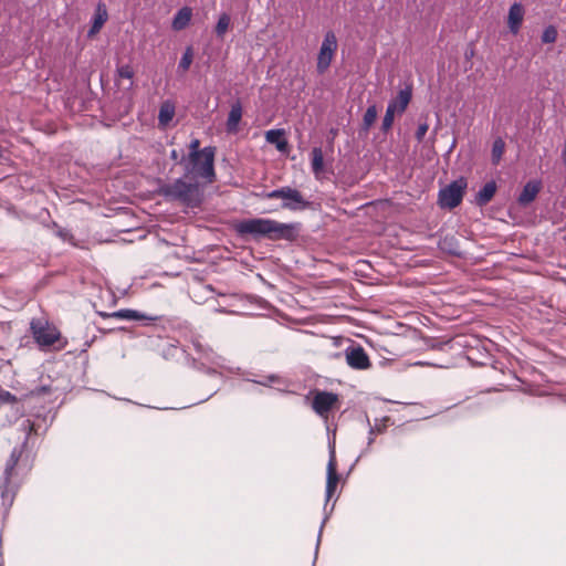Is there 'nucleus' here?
Returning <instances> with one entry per match:
<instances>
[{
    "label": "nucleus",
    "mask_w": 566,
    "mask_h": 566,
    "mask_svg": "<svg viewBox=\"0 0 566 566\" xmlns=\"http://www.w3.org/2000/svg\"><path fill=\"white\" fill-rule=\"evenodd\" d=\"M234 229L240 235H251L254 239L266 238L272 241H294L297 238L296 223H281L272 219L253 218L239 221Z\"/></svg>",
    "instance_id": "nucleus-1"
},
{
    "label": "nucleus",
    "mask_w": 566,
    "mask_h": 566,
    "mask_svg": "<svg viewBox=\"0 0 566 566\" xmlns=\"http://www.w3.org/2000/svg\"><path fill=\"white\" fill-rule=\"evenodd\" d=\"M30 334L36 346L44 352L62 350L67 345V339L59 327L48 317H34L30 322Z\"/></svg>",
    "instance_id": "nucleus-2"
},
{
    "label": "nucleus",
    "mask_w": 566,
    "mask_h": 566,
    "mask_svg": "<svg viewBox=\"0 0 566 566\" xmlns=\"http://www.w3.org/2000/svg\"><path fill=\"white\" fill-rule=\"evenodd\" d=\"M159 193L167 199L179 201L190 208L199 207L203 198L198 184H189L184 179H176L174 182L163 185Z\"/></svg>",
    "instance_id": "nucleus-3"
},
{
    "label": "nucleus",
    "mask_w": 566,
    "mask_h": 566,
    "mask_svg": "<svg viewBox=\"0 0 566 566\" xmlns=\"http://www.w3.org/2000/svg\"><path fill=\"white\" fill-rule=\"evenodd\" d=\"M313 411L327 421L342 406L338 394L321 389H312L305 397Z\"/></svg>",
    "instance_id": "nucleus-4"
},
{
    "label": "nucleus",
    "mask_w": 566,
    "mask_h": 566,
    "mask_svg": "<svg viewBox=\"0 0 566 566\" xmlns=\"http://www.w3.org/2000/svg\"><path fill=\"white\" fill-rule=\"evenodd\" d=\"M467 187V179L464 177H460L447 187L442 188L438 195L439 206L447 209L458 207L462 202Z\"/></svg>",
    "instance_id": "nucleus-5"
},
{
    "label": "nucleus",
    "mask_w": 566,
    "mask_h": 566,
    "mask_svg": "<svg viewBox=\"0 0 566 566\" xmlns=\"http://www.w3.org/2000/svg\"><path fill=\"white\" fill-rule=\"evenodd\" d=\"M268 199H283V208L289 210H304L307 209L311 203L303 195L291 187H282L280 189L272 190L265 195Z\"/></svg>",
    "instance_id": "nucleus-6"
},
{
    "label": "nucleus",
    "mask_w": 566,
    "mask_h": 566,
    "mask_svg": "<svg viewBox=\"0 0 566 566\" xmlns=\"http://www.w3.org/2000/svg\"><path fill=\"white\" fill-rule=\"evenodd\" d=\"M337 50V40L334 32L329 31L325 34L318 56L317 71L324 73L331 65L334 54Z\"/></svg>",
    "instance_id": "nucleus-7"
},
{
    "label": "nucleus",
    "mask_w": 566,
    "mask_h": 566,
    "mask_svg": "<svg viewBox=\"0 0 566 566\" xmlns=\"http://www.w3.org/2000/svg\"><path fill=\"white\" fill-rule=\"evenodd\" d=\"M200 140L195 138L189 145V161H198L200 157H203L205 171L212 175V161L216 156V147L208 146L203 149H199Z\"/></svg>",
    "instance_id": "nucleus-8"
},
{
    "label": "nucleus",
    "mask_w": 566,
    "mask_h": 566,
    "mask_svg": "<svg viewBox=\"0 0 566 566\" xmlns=\"http://www.w3.org/2000/svg\"><path fill=\"white\" fill-rule=\"evenodd\" d=\"M345 357L347 364L354 369L365 370L368 369L371 365L367 353L359 345L349 346L345 350Z\"/></svg>",
    "instance_id": "nucleus-9"
},
{
    "label": "nucleus",
    "mask_w": 566,
    "mask_h": 566,
    "mask_svg": "<svg viewBox=\"0 0 566 566\" xmlns=\"http://www.w3.org/2000/svg\"><path fill=\"white\" fill-rule=\"evenodd\" d=\"M24 427H25V429H28L25 441L23 442V444L21 446V448L19 450L14 449L12 451L11 458H10V462L8 464V469L9 470H13L15 468V465L18 464V462H19L20 458L22 457L23 452L28 448L29 443L30 442L33 443L32 434L36 436V429H35L34 422H32L31 420H27L25 423H24Z\"/></svg>",
    "instance_id": "nucleus-10"
},
{
    "label": "nucleus",
    "mask_w": 566,
    "mask_h": 566,
    "mask_svg": "<svg viewBox=\"0 0 566 566\" xmlns=\"http://www.w3.org/2000/svg\"><path fill=\"white\" fill-rule=\"evenodd\" d=\"M338 483L339 475L337 473V461L333 452L327 463L326 496L328 500L334 495Z\"/></svg>",
    "instance_id": "nucleus-11"
},
{
    "label": "nucleus",
    "mask_w": 566,
    "mask_h": 566,
    "mask_svg": "<svg viewBox=\"0 0 566 566\" xmlns=\"http://www.w3.org/2000/svg\"><path fill=\"white\" fill-rule=\"evenodd\" d=\"M524 8L521 3H513L509 10L507 24L513 34H517L524 20Z\"/></svg>",
    "instance_id": "nucleus-12"
},
{
    "label": "nucleus",
    "mask_w": 566,
    "mask_h": 566,
    "mask_svg": "<svg viewBox=\"0 0 566 566\" xmlns=\"http://www.w3.org/2000/svg\"><path fill=\"white\" fill-rule=\"evenodd\" d=\"M268 143L275 145L276 149L283 154L290 150L289 140L284 129H270L265 133Z\"/></svg>",
    "instance_id": "nucleus-13"
},
{
    "label": "nucleus",
    "mask_w": 566,
    "mask_h": 566,
    "mask_svg": "<svg viewBox=\"0 0 566 566\" xmlns=\"http://www.w3.org/2000/svg\"><path fill=\"white\" fill-rule=\"evenodd\" d=\"M107 19H108V13H107L106 6L102 2H99L95 9L92 27L88 31V36H94L95 34H97L101 31V29L103 28V25L105 24V22L107 21Z\"/></svg>",
    "instance_id": "nucleus-14"
},
{
    "label": "nucleus",
    "mask_w": 566,
    "mask_h": 566,
    "mask_svg": "<svg viewBox=\"0 0 566 566\" xmlns=\"http://www.w3.org/2000/svg\"><path fill=\"white\" fill-rule=\"evenodd\" d=\"M541 188H542L541 181H538V180L528 181L524 186L522 192L518 196V199H517L518 202L524 206L531 203L532 201L535 200Z\"/></svg>",
    "instance_id": "nucleus-15"
},
{
    "label": "nucleus",
    "mask_w": 566,
    "mask_h": 566,
    "mask_svg": "<svg viewBox=\"0 0 566 566\" xmlns=\"http://www.w3.org/2000/svg\"><path fill=\"white\" fill-rule=\"evenodd\" d=\"M241 118H242V105H241L240 101H237L231 105V109L228 115V119H227V124H226L228 133H233V134L238 133L239 123H240Z\"/></svg>",
    "instance_id": "nucleus-16"
},
{
    "label": "nucleus",
    "mask_w": 566,
    "mask_h": 566,
    "mask_svg": "<svg viewBox=\"0 0 566 566\" xmlns=\"http://www.w3.org/2000/svg\"><path fill=\"white\" fill-rule=\"evenodd\" d=\"M192 18V10L189 7L181 8L172 19L171 28L175 31H181L187 28Z\"/></svg>",
    "instance_id": "nucleus-17"
},
{
    "label": "nucleus",
    "mask_w": 566,
    "mask_h": 566,
    "mask_svg": "<svg viewBox=\"0 0 566 566\" xmlns=\"http://www.w3.org/2000/svg\"><path fill=\"white\" fill-rule=\"evenodd\" d=\"M495 192H496L495 181L492 180V181L486 182L482 187V189H480V191L476 193L475 203L480 207L485 206L493 199Z\"/></svg>",
    "instance_id": "nucleus-18"
},
{
    "label": "nucleus",
    "mask_w": 566,
    "mask_h": 566,
    "mask_svg": "<svg viewBox=\"0 0 566 566\" xmlns=\"http://www.w3.org/2000/svg\"><path fill=\"white\" fill-rule=\"evenodd\" d=\"M175 116V104L171 101H165L159 108L158 124L165 128L169 125Z\"/></svg>",
    "instance_id": "nucleus-19"
},
{
    "label": "nucleus",
    "mask_w": 566,
    "mask_h": 566,
    "mask_svg": "<svg viewBox=\"0 0 566 566\" xmlns=\"http://www.w3.org/2000/svg\"><path fill=\"white\" fill-rule=\"evenodd\" d=\"M190 164L192 166L190 171L193 172L195 176L205 179L207 184L216 181L214 160L212 161V175L205 171L203 157H200L198 161H190Z\"/></svg>",
    "instance_id": "nucleus-20"
},
{
    "label": "nucleus",
    "mask_w": 566,
    "mask_h": 566,
    "mask_svg": "<svg viewBox=\"0 0 566 566\" xmlns=\"http://www.w3.org/2000/svg\"><path fill=\"white\" fill-rule=\"evenodd\" d=\"M107 316L128 321L157 319V317H148L145 314H142L134 310H119L112 314H108Z\"/></svg>",
    "instance_id": "nucleus-21"
},
{
    "label": "nucleus",
    "mask_w": 566,
    "mask_h": 566,
    "mask_svg": "<svg viewBox=\"0 0 566 566\" xmlns=\"http://www.w3.org/2000/svg\"><path fill=\"white\" fill-rule=\"evenodd\" d=\"M312 157V170L315 175V177H319L321 174L324 171V154L322 148L314 147L311 153Z\"/></svg>",
    "instance_id": "nucleus-22"
},
{
    "label": "nucleus",
    "mask_w": 566,
    "mask_h": 566,
    "mask_svg": "<svg viewBox=\"0 0 566 566\" xmlns=\"http://www.w3.org/2000/svg\"><path fill=\"white\" fill-rule=\"evenodd\" d=\"M411 101V90L410 88H406V90H401L399 93H398V96L392 99L390 103H396V111L398 113H403L406 111V108L408 107V104L410 103Z\"/></svg>",
    "instance_id": "nucleus-23"
},
{
    "label": "nucleus",
    "mask_w": 566,
    "mask_h": 566,
    "mask_svg": "<svg viewBox=\"0 0 566 566\" xmlns=\"http://www.w3.org/2000/svg\"><path fill=\"white\" fill-rule=\"evenodd\" d=\"M505 151V143L502 138H496L492 146V163L497 165Z\"/></svg>",
    "instance_id": "nucleus-24"
},
{
    "label": "nucleus",
    "mask_w": 566,
    "mask_h": 566,
    "mask_svg": "<svg viewBox=\"0 0 566 566\" xmlns=\"http://www.w3.org/2000/svg\"><path fill=\"white\" fill-rule=\"evenodd\" d=\"M117 81L128 80L130 82L129 87L133 85V77L135 75L134 69L129 64L118 66L116 70Z\"/></svg>",
    "instance_id": "nucleus-25"
},
{
    "label": "nucleus",
    "mask_w": 566,
    "mask_h": 566,
    "mask_svg": "<svg viewBox=\"0 0 566 566\" xmlns=\"http://www.w3.org/2000/svg\"><path fill=\"white\" fill-rule=\"evenodd\" d=\"M396 109H397L396 108V103H389L388 104L385 117L382 119V129L385 132H387L388 129L391 128L392 123H394V118H395V114L398 113Z\"/></svg>",
    "instance_id": "nucleus-26"
},
{
    "label": "nucleus",
    "mask_w": 566,
    "mask_h": 566,
    "mask_svg": "<svg viewBox=\"0 0 566 566\" xmlns=\"http://www.w3.org/2000/svg\"><path fill=\"white\" fill-rule=\"evenodd\" d=\"M377 118V108L375 105H371L367 108L364 117H363V126L366 132L373 126Z\"/></svg>",
    "instance_id": "nucleus-27"
},
{
    "label": "nucleus",
    "mask_w": 566,
    "mask_h": 566,
    "mask_svg": "<svg viewBox=\"0 0 566 566\" xmlns=\"http://www.w3.org/2000/svg\"><path fill=\"white\" fill-rule=\"evenodd\" d=\"M230 25V17L227 13H222L216 25V33L218 36L222 38L228 31Z\"/></svg>",
    "instance_id": "nucleus-28"
},
{
    "label": "nucleus",
    "mask_w": 566,
    "mask_h": 566,
    "mask_svg": "<svg viewBox=\"0 0 566 566\" xmlns=\"http://www.w3.org/2000/svg\"><path fill=\"white\" fill-rule=\"evenodd\" d=\"M192 60H193V50L191 46H188L186 49V51L184 52V55L179 62V67L182 71H187L190 67Z\"/></svg>",
    "instance_id": "nucleus-29"
},
{
    "label": "nucleus",
    "mask_w": 566,
    "mask_h": 566,
    "mask_svg": "<svg viewBox=\"0 0 566 566\" xmlns=\"http://www.w3.org/2000/svg\"><path fill=\"white\" fill-rule=\"evenodd\" d=\"M18 401L17 397L10 391L0 388V408L4 405H13Z\"/></svg>",
    "instance_id": "nucleus-30"
},
{
    "label": "nucleus",
    "mask_w": 566,
    "mask_h": 566,
    "mask_svg": "<svg viewBox=\"0 0 566 566\" xmlns=\"http://www.w3.org/2000/svg\"><path fill=\"white\" fill-rule=\"evenodd\" d=\"M556 39L557 30L553 25L547 27L543 32L542 41L544 43H553L556 41Z\"/></svg>",
    "instance_id": "nucleus-31"
},
{
    "label": "nucleus",
    "mask_w": 566,
    "mask_h": 566,
    "mask_svg": "<svg viewBox=\"0 0 566 566\" xmlns=\"http://www.w3.org/2000/svg\"><path fill=\"white\" fill-rule=\"evenodd\" d=\"M427 130H428L427 124H421L418 126L417 132H416V137L419 142L422 140V138L427 134Z\"/></svg>",
    "instance_id": "nucleus-32"
},
{
    "label": "nucleus",
    "mask_w": 566,
    "mask_h": 566,
    "mask_svg": "<svg viewBox=\"0 0 566 566\" xmlns=\"http://www.w3.org/2000/svg\"><path fill=\"white\" fill-rule=\"evenodd\" d=\"M389 421V418H385L384 419V422H387ZM386 429V423H382L381 426L376 423L375 427L373 428L371 432H378V433H381L384 432V430Z\"/></svg>",
    "instance_id": "nucleus-33"
},
{
    "label": "nucleus",
    "mask_w": 566,
    "mask_h": 566,
    "mask_svg": "<svg viewBox=\"0 0 566 566\" xmlns=\"http://www.w3.org/2000/svg\"><path fill=\"white\" fill-rule=\"evenodd\" d=\"M171 157L175 158V159L177 158V151L176 150H172Z\"/></svg>",
    "instance_id": "nucleus-34"
},
{
    "label": "nucleus",
    "mask_w": 566,
    "mask_h": 566,
    "mask_svg": "<svg viewBox=\"0 0 566 566\" xmlns=\"http://www.w3.org/2000/svg\"><path fill=\"white\" fill-rule=\"evenodd\" d=\"M2 349H3L2 346H0V350H2Z\"/></svg>",
    "instance_id": "nucleus-35"
}]
</instances>
